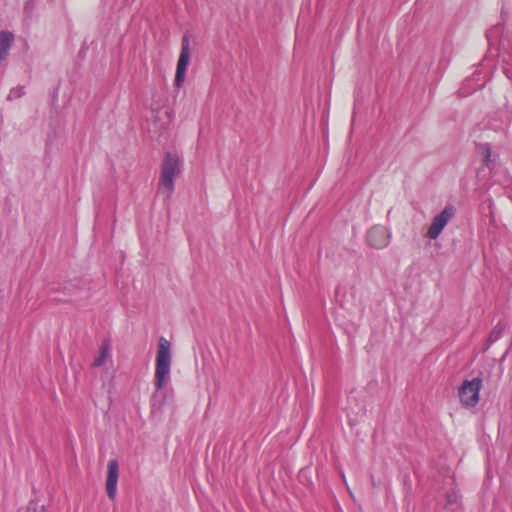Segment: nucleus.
I'll return each mask as SVG.
<instances>
[{
    "instance_id": "1",
    "label": "nucleus",
    "mask_w": 512,
    "mask_h": 512,
    "mask_svg": "<svg viewBox=\"0 0 512 512\" xmlns=\"http://www.w3.org/2000/svg\"><path fill=\"white\" fill-rule=\"evenodd\" d=\"M172 345L168 339L161 336L157 343L155 359L154 384L157 390L166 387L171 373Z\"/></svg>"
},
{
    "instance_id": "2",
    "label": "nucleus",
    "mask_w": 512,
    "mask_h": 512,
    "mask_svg": "<svg viewBox=\"0 0 512 512\" xmlns=\"http://www.w3.org/2000/svg\"><path fill=\"white\" fill-rule=\"evenodd\" d=\"M180 172V158L176 154L168 153L163 161L158 190L168 197L174 190V178Z\"/></svg>"
},
{
    "instance_id": "3",
    "label": "nucleus",
    "mask_w": 512,
    "mask_h": 512,
    "mask_svg": "<svg viewBox=\"0 0 512 512\" xmlns=\"http://www.w3.org/2000/svg\"><path fill=\"white\" fill-rule=\"evenodd\" d=\"M481 388L482 379L479 377L463 381L458 390L461 404L465 407H475L479 402Z\"/></svg>"
},
{
    "instance_id": "4",
    "label": "nucleus",
    "mask_w": 512,
    "mask_h": 512,
    "mask_svg": "<svg viewBox=\"0 0 512 512\" xmlns=\"http://www.w3.org/2000/svg\"><path fill=\"white\" fill-rule=\"evenodd\" d=\"M190 59V39L187 35L182 37L181 51L177 62L174 84L180 88L185 80L186 70Z\"/></svg>"
},
{
    "instance_id": "5",
    "label": "nucleus",
    "mask_w": 512,
    "mask_h": 512,
    "mask_svg": "<svg viewBox=\"0 0 512 512\" xmlns=\"http://www.w3.org/2000/svg\"><path fill=\"white\" fill-rule=\"evenodd\" d=\"M367 243L376 249H383L390 243L391 235L389 230L382 225H375L370 228L366 235Z\"/></svg>"
},
{
    "instance_id": "6",
    "label": "nucleus",
    "mask_w": 512,
    "mask_h": 512,
    "mask_svg": "<svg viewBox=\"0 0 512 512\" xmlns=\"http://www.w3.org/2000/svg\"><path fill=\"white\" fill-rule=\"evenodd\" d=\"M454 216V209L451 206L445 207L438 215H436L428 229V237L436 239L441 234L449 220Z\"/></svg>"
},
{
    "instance_id": "7",
    "label": "nucleus",
    "mask_w": 512,
    "mask_h": 512,
    "mask_svg": "<svg viewBox=\"0 0 512 512\" xmlns=\"http://www.w3.org/2000/svg\"><path fill=\"white\" fill-rule=\"evenodd\" d=\"M119 476V465L117 460L110 459L107 464L106 492L110 500H114L117 493V482Z\"/></svg>"
},
{
    "instance_id": "8",
    "label": "nucleus",
    "mask_w": 512,
    "mask_h": 512,
    "mask_svg": "<svg viewBox=\"0 0 512 512\" xmlns=\"http://www.w3.org/2000/svg\"><path fill=\"white\" fill-rule=\"evenodd\" d=\"M110 350V343L108 341H103L100 345L97 356L94 358L92 365L94 367H100L104 365L107 359L110 357Z\"/></svg>"
},
{
    "instance_id": "9",
    "label": "nucleus",
    "mask_w": 512,
    "mask_h": 512,
    "mask_svg": "<svg viewBox=\"0 0 512 512\" xmlns=\"http://www.w3.org/2000/svg\"><path fill=\"white\" fill-rule=\"evenodd\" d=\"M461 495L458 489H451L445 494V504L444 507L446 509H450L455 511V507L460 504Z\"/></svg>"
},
{
    "instance_id": "10",
    "label": "nucleus",
    "mask_w": 512,
    "mask_h": 512,
    "mask_svg": "<svg viewBox=\"0 0 512 512\" xmlns=\"http://www.w3.org/2000/svg\"><path fill=\"white\" fill-rule=\"evenodd\" d=\"M12 41L13 35L10 32H0V61H2L6 57Z\"/></svg>"
},
{
    "instance_id": "11",
    "label": "nucleus",
    "mask_w": 512,
    "mask_h": 512,
    "mask_svg": "<svg viewBox=\"0 0 512 512\" xmlns=\"http://www.w3.org/2000/svg\"><path fill=\"white\" fill-rule=\"evenodd\" d=\"M481 153L483 155V162L486 166H490L492 160H491V156H492V153H491V148L488 144H483L481 145Z\"/></svg>"
},
{
    "instance_id": "12",
    "label": "nucleus",
    "mask_w": 512,
    "mask_h": 512,
    "mask_svg": "<svg viewBox=\"0 0 512 512\" xmlns=\"http://www.w3.org/2000/svg\"><path fill=\"white\" fill-rule=\"evenodd\" d=\"M23 512H48L46 507L42 504L30 502Z\"/></svg>"
}]
</instances>
